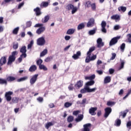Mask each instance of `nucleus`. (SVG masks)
I'll return each mask as SVG.
<instances>
[{"instance_id":"f257e3e1","label":"nucleus","mask_w":131,"mask_h":131,"mask_svg":"<svg viewBox=\"0 0 131 131\" xmlns=\"http://www.w3.org/2000/svg\"><path fill=\"white\" fill-rule=\"evenodd\" d=\"M16 55H18V52L17 51H13L12 52L11 55H10L8 59V61L7 62L8 65H11L14 61H15V59H16Z\"/></svg>"},{"instance_id":"f03ea898","label":"nucleus","mask_w":131,"mask_h":131,"mask_svg":"<svg viewBox=\"0 0 131 131\" xmlns=\"http://www.w3.org/2000/svg\"><path fill=\"white\" fill-rule=\"evenodd\" d=\"M96 91H97V88L91 89L85 86L83 89L80 90V93L81 94H85V93H94L96 92Z\"/></svg>"},{"instance_id":"7ed1b4c3","label":"nucleus","mask_w":131,"mask_h":131,"mask_svg":"<svg viewBox=\"0 0 131 131\" xmlns=\"http://www.w3.org/2000/svg\"><path fill=\"white\" fill-rule=\"evenodd\" d=\"M92 54H87V56L85 58V62L90 63L91 61H95V59H97V55L93 54L92 56L91 57Z\"/></svg>"},{"instance_id":"20e7f679","label":"nucleus","mask_w":131,"mask_h":131,"mask_svg":"<svg viewBox=\"0 0 131 131\" xmlns=\"http://www.w3.org/2000/svg\"><path fill=\"white\" fill-rule=\"evenodd\" d=\"M37 45L38 46H45L46 45V39L45 37H39L37 39Z\"/></svg>"},{"instance_id":"39448f33","label":"nucleus","mask_w":131,"mask_h":131,"mask_svg":"<svg viewBox=\"0 0 131 131\" xmlns=\"http://www.w3.org/2000/svg\"><path fill=\"white\" fill-rule=\"evenodd\" d=\"M38 77V74H35L32 76L30 80V83L31 85H33L37 80V77Z\"/></svg>"},{"instance_id":"423d86ee","label":"nucleus","mask_w":131,"mask_h":131,"mask_svg":"<svg viewBox=\"0 0 131 131\" xmlns=\"http://www.w3.org/2000/svg\"><path fill=\"white\" fill-rule=\"evenodd\" d=\"M120 38V36H117L113 38L110 42V47L114 46V45H116V43H117V42L118 41V39H119Z\"/></svg>"},{"instance_id":"0eeeda50","label":"nucleus","mask_w":131,"mask_h":131,"mask_svg":"<svg viewBox=\"0 0 131 131\" xmlns=\"http://www.w3.org/2000/svg\"><path fill=\"white\" fill-rule=\"evenodd\" d=\"M13 95V92H8L5 93V98L7 101V102H10L11 100H12V97L11 95Z\"/></svg>"},{"instance_id":"6e6552de","label":"nucleus","mask_w":131,"mask_h":131,"mask_svg":"<svg viewBox=\"0 0 131 131\" xmlns=\"http://www.w3.org/2000/svg\"><path fill=\"white\" fill-rule=\"evenodd\" d=\"M104 117L107 118V117L110 115V113L112 112V109L111 107H106L104 109Z\"/></svg>"},{"instance_id":"1a4fd4ad","label":"nucleus","mask_w":131,"mask_h":131,"mask_svg":"<svg viewBox=\"0 0 131 131\" xmlns=\"http://www.w3.org/2000/svg\"><path fill=\"white\" fill-rule=\"evenodd\" d=\"M106 24L105 21H102L101 23V31L103 33H107V30L105 28Z\"/></svg>"},{"instance_id":"9d476101","label":"nucleus","mask_w":131,"mask_h":131,"mask_svg":"<svg viewBox=\"0 0 131 131\" xmlns=\"http://www.w3.org/2000/svg\"><path fill=\"white\" fill-rule=\"evenodd\" d=\"M80 56H81V52L80 51H77L76 54H75L72 56V58L74 60H77L79 59Z\"/></svg>"},{"instance_id":"9b49d317","label":"nucleus","mask_w":131,"mask_h":131,"mask_svg":"<svg viewBox=\"0 0 131 131\" xmlns=\"http://www.w3.org/2000/svg\"><path fill=\"white\" fill-rule=\"evenodd\" d=\"M6 63H7V56H3L0 59V66H3Z\"/></svg>"},{"instance_id":"f8f14e48","label":"nucleus","mask_w":131,"mask_h":131,"mask_svg":"<svg viewBox=\"0 0 131 131\" xmlns=\"http://www.w3.org/2000/svg\"><path fill=\"white\" fill-rule=\"evenodd\" d=\"M111 18L112 20H115L116 22H118L120 20V15L118 14L114 15Z\"/></svg>"},{"instance_id":"ddd939ff","label":"nucleus","mask_w":131,"mask_h":131,"mask_svg":"<svg viewBox=\"0 0 131 131\" xmlns=\"http://www.w3.org/2000/svg\"><path fill=\"white\" fill-rule=\"evenodd\" d=\"M46 30V27H40L36 30L37 34H41Z\"/></svg>"},{"instance_id":"4468645a","label":"nucleus","mask_w":131,"mask_h":131,"mask_svg":"<svg viewBox=\"0 0 131 131\" xmlns=\"http://www.w3.org/2000/svg\"><path fill=\"white\" fill-rule=\"evenodd\" d=\"M98 108L97 107H91L89 109V113L91 115H96V111H97Z\"/></svg>"},{"instance_id":"2eb2a0df","label":"nucleus","mask_w":131,"mask_h":131,"mask_svg":"<svg viewBox=\"0 0 131 131\" xmlns=\"http://www.w3.org/2000/svg\"><path fill=\"white\" fill-rule=\"evenodd\" d=\"M94 24H95V19H94V18H91L87 23V27H93Z\"/></svg>"},{"instance_id":"dca6fc26","label":"nucleus","mask_w":131,"mask_h":131,"mask_svg":"<svg viewBox=\"0 0 131 131\" xmlns=\"http://www.w3.org/2000/svg\"><path fill=\"white\" fill-rule=\"evenodd\" d=\"M97 47L98 48H101V47H103L104 46V43L102 41V38H99L97 40Z\"/></svg>"},{"instance_id":"f3484780","label":"nucleus","mask_w":131,"mask_h":131,"mask_svg":"<svg viewBox=\"0 0 131 131\" xmlns=\"http://www.w3.org/2000/svg\"><path fill=\"white\" fill-rule=\"evenodd\" d=\"M83 85V81L79 80L77 82V83L75 84V87L77 88V89H79L81 88Z\"/></svg>"},{"instance_id":"a211bd4d","label":"nucleus","mask_w":131,"mask_h":131,"mask_svg":"<svg viewBox=\"0 0 131 131\" xmlns=\"http://www.w3.org/2000/svg\"><path fill=\"white\" fill-rule=\"evenodd\" d=\"M94 84H95V81L92 80V81H90L86 82L85 84V86H86V88H90V86L92 85H94Z\"/></svg>"},{"instance_id":"6ab92c4d","label":"nucleus","mask_w":131,"mask_h":131,"mask_svg":"<svg viewBox=\"0 0 131 131\" xmlns=\"http://www.w3.org/2000/svg\"><path fill=\"white\" fill-rule=\"evenodd\" d=\"M84 131H90L91 129V124L88 123L83 125Z\"/></svg>"},{"instance_id":"aec40b11","label":"nucleus","mask_w":131,"mask_h":131,"mask_svg":"<svg viewBox=\"0 0 131 131\" xmlns=\"http://www.w3.org/2000/svg\"><path fill=\"white\" fill-rule=\"evenodd\" d=\"M34 11L35 12L36 16H40L41 12H40V8L37 7L34 9Z\"/></svg>"},{"instance_id":"412c9836","label":"nucleus","mask_w":131,"mask_h":131,"mask_svg":"<svg viewBox=\"0 0 131 131\" xmlns=\"http://www.w3.org/2000/svg\"><path fill=\"white\" fill-rule=\"evenodd\" d=\"M111 81V77L107 76L104 78V83H109Z\"/></svg>"},{"instance_id":"4be33fe9","label":"nucleus","mask_w":131,"mask_h":131,"mask_svg":"<svg viewBox=\"0 0 131 131\" xmlns=\"http://www.w3.org/2000/svg\"><path fill=\"white\" fill-rule=\"evenodd\" d=\"M53 125H54V122H47V123L46 124L45 127H46L47 129H49V128H50V126H53Z\"/></svg>"},{"instance_id":"5701e85b","label":"nucleus","mask_w":131,"mask_h":131,"mask_svg":"<svg viewBox=\"0 0 131 131\" xmlns=\"http://www.w3.org/2000/svg\"><path fill=\"white\" fill-rule=\"evenodd\" d=\"M74 32H75V29H69L67 32V34L71 35L72 34H73V33H74Z\"/></svg>"},{"instance_id":"b1692460","label":"nucleus","mask_w":131,"mask_h":131,"mask_svg":"<svg viewBox=\"0 0 131 131\" xmlns=\"http://www.w3.org/2000/svg\"><path fill=\"white\" fill-rule=\"evenodd\" d=\"M83 119V115H79L78 118L75 119L76 122H79L81 121Z\"/></svg>"},{"instance_id":"393cba45","label":"nucleus","mask_w":131,"mask_h":131,"mask_svg":"<svg viewBox=\"0 0 131 131\" xmlns=\"http://www.w3.org/2000/svg\"><path fill=\"white\" fill-rule=\"evenodd\" d=\"M20 53H22V55H26V46H24L20 49Z\"/></svg>"},{"instance_id":"a878e982","label":"nucleus","mask_w":131,"mask_h":131,"mask_svg":"<svg viewBox=\"0 0 131 131\" xmlns=\"http://www.w3.org/2000/svg\"><path fill=\"white\" fill-rule=\"evenodd\" d=\"M95 77H96V76L95 75H92L89 77H85V80H93V79H95Z\"/></svg>"},{"instance_id":"bb28decb","label":"nucleus","mask_w":131,"mask_h":131,"mask_svg":"<svg viewBox=\"0 0 131 131\" xmlns=\"http://www.w3.org/2000/svg\"><path fill=\"white\" fill-rule=\"evenodd\" d=\"M119 12H123L124 13L126 11V8L124 6H120L118 8Z\"/></svg>"},{"instance_id":"cd10ccee","label":"nucleus","mask_w":131,"mask_h":131,"mask_svg":"<svg viewBox=\"0 0 131 131\" xmlns=\"http://www.w3.org/2000/svg\"><path fill=\"white\" fill-rule=\"evenodd\" d=\"M54 57L50 56L49 57H47L45 59V62H46L47 63H48L49 62H51L52 60H53Z\"/></svg>"},{"instance_id":"c85d7f7f","label":"nucleus","mask_w":131,"mask_h":131,"mask_svg":"<svg viewBox=\"0 0 131 131\" xmlns=\"http://www.w3.org/2000/svg\"><path fill=\"white\" fill-rule=\"evenodd\" d=\"M37 68H36V66L35 65H33L31 66V67L29 69V71L30 72H33L34 71H35V70H36Z\"/></svg>"},{"instance_id":"c756f323","label":"nucleus","mask_w":131,"mask_h":131,"mask_svg":"<svg viewBox=\"0 0 131 131\" xmlns=\"http://www.w3.org/2000/svg\"><path fill=\"white\" fill-rule=\"evenodd\" d=\"M48 54V49H46L43 51H42L40 54V57H44Z\"/></svg>"},{"instance_id":"7c9ffc66","label":"nucleus","mask_w":131,"mask_h":131,"mask_svg":"<svg viewBox=\"0 0 131 131\" xmlns=\"http://www.w3.org/2000/svg\"><path fill=\"white\" fill-rule=\"evenodd\" d=\"M96 48L95 47H92L90 48L89 51L87 52V55H92V53L95 51Z\"/></svg>"},{"instance_id":"2f4dec72","label":"nucleus","mask_w":131,"mask_h":131,"mask_svg":"<svg viewBox=\"0 0 131 131\" xmlns=\"http://www.w3.org/2000/svg\"><path fill=\"white\" fill-rule=\"evenodd\" d=\"M84 23H81L77 26V29L78 30H81V29L84 28Z\"/></svg>"},{"instance_id":"473e14b6","label":"nucleus","mask_w":131,"mask_h":131,"mask_svg":"<svg viewBox=\"0 0 131 131\" xmlns=\"http://www.w3.org/2000/svg\"><path fill=\"white\" fill-rule=\"evenodd\" d=\"M39 68L41 70H43L44 71H48V68H47V67L43 64L40 65Z\"/></svg>"},{"instance_id":"72a5a7b5","label":"nucleus","mask_w":131,"mask_h":131,"mask_svg":"<svg viewBox=\"0 0 131 131\" xmlns=\"http://www.w3.org/2000/svg\"><path fill=\"white\" fill-rule=\"evenodd\" d=\"M27 79H28V77L26 76L17 79V81L18 82H20V81H25V80H27Z\"/></svg>"},{"instance_id":"f704fd0d","label":"nucleus","mask_w":131,"mask_h":131,"mask_svg":"<svg viewBox=\"0 0 131 131\" xmlns=\"http://www.w3.org/2000/svg\"><path fill=\"white\" fill-rule=\"evenodd\" d=\"M16 80V78L13 76H9L7 78V81H14V80Z\"/></svg>"},{"instance_id":"c9c22d12","label":"nucleus","mask_w":131,"mask_h":131,"mask_svg":"<svg viewBox=\"0 0 131 131\" xmlns=\"http://www.w3.org/2000/svg\"><path fill=\"white\" fill-rule=\"evenodd\" d=\"M73 6L74 5L72 4H69L66 7V10H68V11H70L71 10H72Z\"/></svg>"},{"instance_id":"e433bc0d","label":"nucleus","mask_w":131,"mask_h":131,"mask_svg":"<svg viewBox=\"0 0 131 131\" xmlns=\"http://www.w3.org/2000/svg\"><path fill=\"white\" fill-rule=\"evenodd\" d=\"M49 19H50V17L49 16H46L44 17V19H42V22L43 23H47V22H48V21H49Z\"/></svg>"},{"instance_id":"4c0bfd02","label":"nucleus","mask_w":131,"mask_h":131,"mask_svg":"<svg viewBox=\"0 0 131 131\" xmlns=\"http://www.w3.org/2000/svg\"><path fill=\"white\" fill-rule=\"evenodd\" d=\"M64 106L66 108H69V107H71V106H72V103L67 102L64 103Z\"/></svg>"},{"instance_id":"58836bf2","label":"nucleus","mask_w":131,"mask_h":131,"mask_svg":"<svg viewBox=\"0 0 131 131\" xmlns=\"http://www.w3.org/2000/svg\"><path fill=\"white\" fill-rule=\"evenodd\" d=\"M7 80L0 78V84H7Z\"/></svg>"},{"instance_id":"ea45409f","label":"nucleus","mask_w":131,"mask_h":131,"mask_svg":"<svg viewBox=\"0 0 131 131\" xmlns=\"http://www.w3.org/2000/svg\"><path fill=\"white\" fill-rule=\"evenodd\" d=\"M78 9L76 7L73 6V8L72 9V14L73 15V14H75L76 12H77V10Z\"/></svg>"},{"instance_id":"a19ab883","label":"nucleus","mask_w":131,"mask_h":131,"mask_svg":"<svg viewBox=\"0 0 131 131\" xmlns=\"http://www.w3.org/2000/svg\"><path fill=\"white\" fill-rule=\"evenodd\" d=\"M115 104H116V102L114 101H108L107 102V106H114Z\"/></svg>"},{"instance_id":"79ce46f5","label":"nucleus","mask_w":131,"mask_h":131,"mask_svg":"<svg viewBox=\"0 0 131 131\" xmlns=\"http://www.w3.org/2000/svg\"><path fill=\"white\" fill-rule=\"evenodd\" d=\"M18 31H19V27H17L15 29H14V30L12 31V33L13 34H17Z\"/></svg>"},{"instance_id":"37998d69","label":"nucleus","mask_w":131,"mask_h":131,"mask_svg":"<svg viewBox=\"0 0 131 131\" xmlns=\"http://www.w3.org/2000/svg\"><path fill=\"white\" fill-rule=\"evenodd\" d=\"M115 123H116L115 125L116 126H120V125L121 124V121L119 119H117Z\"/></svg>"},{"instance_id":"c03bdc74","label":"nucleus","mask_w":131,"mask_h":131,"mask_svg":"<svg viewBox=\"0 0 131 131\" xmlns=\"http://www.w3.org/2000/svg\"><path fill=\"white\" fill-rule=\"evenodd\" d=\"M34 43V41H33V40H32L30 43L28 45V49H31V48H32V46H33V44Z\"/></svg>"},{"instance_id":"a18cd8bd","label":"nucleus","mask_w":131,"mask_h":131,"mask_svg":"<svg viewBox=\"0 0 131 131\" xmlns=\"http://www.w3.org/2000/svg\"><path fill=\"white\" fill-rule=\"evenodd\" d=\"M12 102L16 103L19 102V98L17 97H13L12 99Z\"/></svg>"},{"instance_id":"49530a36","label":"nucleus","mask_w":131,"mask_h":131,"mask_svg":"<svg viewBox=\"0 0 131 131\" xmlns=\"http://www.w3.org/2000/svg\"><path fill=\"white\" fill-rule=\"evenodd\" d=\"M27 55L26 54H21L19 58H18V61H19V62H21L22 61V58H26V56Z\"/></svg>"},{"instance_id":"de8ad7c7","label":"nucleus","mask_w":131,"mask_h":131,"mask_svg":"<svg viewBox=\"0 0 131 131\" xmlns=\"http://www.w3.org/2000/svg\"><path fill=\"white\" fill-rule=\"evenodd\" d=\"M95 33H96V30H95V29L91 30L89 31V35H94V34H95Z\"/></svg>"},{"instance_id":"09e8293b","label":"nucleus","mask_w":131,"mask_h":131,"mask_svg":"<svg viewBox=\"0 0 131 131\" xmlns=\"http://www.w3.org/2000/svg\"><path fill=\"white\" fill-rule=\"evenodd\" d=\"M126 36L128 42H129V43H131V34H128Z\"/></svg>"},{"instance_id":"8fccbe9b","label":"nucleus","mask_w":131,"mask_h":131,"mask_svg":"<svg viewBox=\"0 0 131 131\" xmlns=\"http://www.w3.org/2000/svg\"><path fill=\"white\" fill-rule=\"evenodd\" d=\"M123 116V118L126 116V112H122L120 113V116Z\"/></svg>"},{"instance_id":"3c124183","label":"nucleus","mask_w":131,"mask_h":131,"mask_svg":"<svg viewBox=\"0 0 131 131\" xmlns=\"http://www.w3.org/2000/svg\"><path fill=\"white\" fill-rule=\"evenodd\" d=\"M68 121L69 122H71L73 121V117L72 116H70L68 118Z\"/></svg>"},{"instance_id":"603ef678","label":"nucleus","mask_w":131,"mask_h":131,"mask_svg":"<svg viewBox=\"0 0 131 131\" xmlns=\"http://www.w3.org/2000/svg\"><path fill=\"white\" fill-rule=\"evenodd\" d=\"M41 5V6H42L43 7L46 8V7H48V6H49V3L42 2Z\"/></svg>"},{"instance_id":"864d4df0","label":"nucleus","mask_w":131,"mask_h":131,"mask_svg":"<svg viewBox=\"0 0 131 131\" xmlns=\"http://www.w3.org/2000/svg\"><path fill=\"white\" fill-rule=\"evenodd\" d=\"M37 100L38 102H39V103H42V102H43V98L42 97H39L37 98Z\"/></svg>"},{"instance_id":"5fc2aeb1","label":"nucleus","mask_w":131,"mask_h":131,"mask_svg":"<svg viewBox=\"0 0 131 131\" xmlns=\"http://www.w3.org/2000/svg\"><path fill=\"white\" fill-rule=\"evenodd\" d=\"M91 7L93 11H96V4L93 3Z\"/></svg>"},{"instance_id":"6e6d98bb","label":"nucleus","mask_w":131,"mask_h":131,"mask_svg":"<svg viewBox=\"0 0 131 131\" xmlns=\"http://www.w3.org/2000/svg\"><path fill=\"white\" fill-rule=\"evenodd\" d=\"M121 50H122V52H123V51H124V49H125V43H123L121 46Z\"/></svg>"},{"instance_id":"4d7b16f0","label":"nucleus","mask_w":131,"mask_h":131,"mask_svg":"<svg viewBox=\"0 0 131 131\" xmlns=\"http://www.w3.org/2000/svg\"><path fill=\"white\" fill-rule=\"evenodd\" d=\"M36 63L39 66L40 65H42L41 64L42 63V60L40 59L37 61Z\"/></svg>"},{"instance_id":"13d9d810","label":"nucleus","mask_w":131,"mask_h":131,"mask_svg":"<svg viewBox=\"0 0 131 131\" xmlns=\"http://www.w3.org/2000/svg\"><path fill=\"white\" fill-rule=\"evenodd\" d=\"M120 28V26H119V25H117L115 26L114 27V30H118V29H119Z\"/></svg>"},{"instance_id":"bf43d9fd","label":"nucleus","mask_w":131,"mask_h":131,"mask_svg":"<svg viewBox=\"0 0 131 131\" xmlns=\"http://www.w3.org/2000/svg\"><path fill=\"white\" fill-rule=\"evenodd\" d=\"M124 61L121 60V67L120 69H122L123 68V66H124Z\"/></svg>"},{"instance_id":"052dcab7","label":"nucleus","mask_w":131,"mask_h":131,"mask_svg":"<svg viewBox=\"0 0 131 131\" xmlns=\"http://www.w3.org/2000/svg\"><path fill=\"white\" fill-rule=\"evenodd\" d=\"M18 47H19V45L18 44V43H15L13 45V49H14V50H17V49H18Z\"/></svg>"},{"instance_id":"680f3d73","label":"nucleus","mask_w":131,"mask_h":131,"mask_svg":"<svg viewBox=\"0 0 131 131\" xmlns=\"http://www.w3.org/2000/svg\"><path fill=\"white\" fill-rule=\"evenodd\" d=\"M41 26H43V24H36L35 26L34 27H41Z\"/></svg>"},{"instance_id":"e2e57ef3","label":"nucleus","mask_w":131,"mask_h":131,"mask_svg":"<svg viewBox=\"0 0 131 131\" xmlns=\"http://www.w3.org/2000/svg\"><path fill=\"white\" fill-rule=\"evenodd\" d=\"M112 56L111 58V60H114L115 59V57H116V54L112 53Z\"/></svg>"},{"instance_id":"0e129e2a","label":"nucleus","mask_w":131,"mask_h":131,"mask_svg":"<svg viewBox=\"0 0 131 131\" xmlns=\"http://www.w3.org/2000/svg\"><path fill=\"white\" fill-rule=\"evenodd\" d=\"M91 5L92 4H91V2L88 1L86 3L85 7H87L88 8H90V7H91Z\"/></svg>"},{"instance_id":"69168bd1","label":"nucleus","mask_w":131,"mask_h":131,"mask_svg":"<svg viewBox=\"0 0 131 131\" xmlns=\"http://www.w3.org/2000/svg\"><path fill=\"white\" fill-rule=\"evenodd\" d=\"M68 89L69 90V91H73V86L72 84H70L69 87Z\"/></svg>"},{"instance_id":"338daca9","label":"nucleus","mask_w":131,"mask_h":131,"mask_svg":"<svg viewBox=\"0 0 131 131\" xmlns=\"http://www.w3.org/2000/svg\"><path fill=\"white\" fill-rule=\"evenodd\" d=\"M71 38V37L70 36L67 35L64 37V39L66 40H69Z\"/></svg>"},{"instance_id":"774afa93","label":"nucleus","mask_w":131,"mask_h":131,"mask_svg":"<svg viewBox=\"0 0 131 131\" xmlns=\"http://www.w3.org/2000/svg\"><path fill=\"white\" fill-rule=\"evenodd\" d=\"M31 24H32L31 21H28V22H27V27H30V26H31Z\"/></svg>"}]
</instances>
